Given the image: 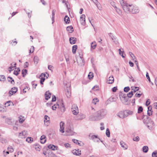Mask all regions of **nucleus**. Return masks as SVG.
<instances>
[{
	"label": "nucleus",
	"mask_w": 157,
	"mask_h": 157,
	"mask_svg": "<svg viewBox=\"0 0 157 157\" xmlns=\"http://www.w3.org/2000/svg\"><path fill=\"white\" fill-rule=\"evenodd\" d=\"M107 113V111L105 109H101L98 111L96 115L94 117L93 116H90V119L92 121H98L104 117Z\"/></svg>",
	"instance_id": "nucleus-1"
},
{
	"label": "nucleus",
	"mask_w": 157,
	"mask_h": 157,
	"mask_svg": "<svg viewBox=\"0 0 157 157\" xmlns=\"http://www.w3.org/2000/svg\"><path fill=\"white\" fill-rule=\"evenodd\" d=\"M120 2L123 10L125 12L127 13L130 12L134 6L132 5L128 4L126 2H125L124 0H120Z\"/></svg>",
	"instance_id": "nucleus-2"
},
{
	"label": "nucleus",
	"mask_w": 157,
	"mask_h": 157,
	"mask_svg": "<svg viewBox=\"0 0 157 157\" xmlns=\"http://www.w3.org/2000/svg\"><path fill=\"white\" fill-rule=\"evenodd\" d=\"M147 120L146 121L144 119L143 120V122L144 123L147 124V127L150 129H151L153 128L154 126V123L153 121H152L151 119L149 120L148 117L146 116Z\"/></svg>",
	"instance_id": "nucleus-3"
},
{
	"label": "nucleus",
	"mask_w": 157,
	"mask_h": 157,
	"mask_svg": "<svg viewBox=\"0 0 157 157\" xmlns=\"http://www.w3.org/2000/svg\"><path fill=\"white\" fill-rule=\"evenodd\" d=\"M70 86H71L69 84L67 85V87L65 90L67 98H70L71 94Z\"/></svg>",
	"instance_id": "nucleus-4"
},
{
	"label": "nucleus",
	"mask_w": 157,
	"mask_h": 157,
	"mask_svg": "<svg viewBox=\"0 0 157 157\" xmlns=\"http://www.w3.org/2000/svg\"><path fill=\"white\" fill-rule=\"evenodd\" d=\"M72 111L73 113L75 115H77L78 113V108L75 104H74L72 106Z\"/></svg>",
	"instance_id": "nucleus-5"
},
{
	"label": "nucleus",
	"mask_w": 157,
	"mask_h": 157,
	"mask_svg": "<svg viewBox=\"0 0 157 157\" xmlns=\"http://www.w3.org/2000/svg\"><path fill=\"white\" fill-rule=\"evenodd\" d=\"M117 116L120 118H124L127 117V115L126 114L125 111H121L117 114Z\"/></svg>",
	"instance_id": "nucleus-6"
},
{
	"label": "nucleus",
	"mask_w": 157,
	"mask_h": 157,
	"mask_svg": "<svg viewBox=\"0 0 157 157\" xmlns=\"http://www.w3.org/2000/svg\"><path fill=\"white\" fill-rule=\"evenodd\" d=\"M27 136V132L25 131H22L19 133V137L21 138H25Z\"/></svg>",
	"instance_id": "nucleus-7"
},
{
	"label": "nucleus",
	"mask_w": 157,
	"mask_h": 157,
	"mask_svg": "<svg viewBox=\"0 0 157 157\" xmlns=\"http://www.w3.org/2000/svg\"><path fill=\"white\" fill-rule=\"evenodd\" d=\"M139 11V10L137 7L133 6V7L130 13L133 14H135L138 13Z\"/></svg>",
	"instance_id": "nucleus-8"
},
{
	"label": "nucleus",
	"mask_w": 157,
	"mask_h": 157,
	"mask_svg": "<svg viewBox=\"0 0 157 157\" xmlns=\"http://www.w3.org/2000/svg\"><path fill=\"white\" fill-rule=\"evenodd\" d=\"M49 117L47 115H45L44 117V122L45 124L47 126H48L49 124Z\"/></svg>",
	"instance_id": "nucleus-9"
},
{
	"label": "nucleus",
	"mask_w": 157,
	"mask_h": 157,
	"mask_svg": "<svg viewBox=\"0 0 157 157\" xmlns=\"http://www.w3.org/2000/svg\"><path fill=\"white\" fill-rule=\"evenodd\" d=\"M64 123L62 122L61 121L60 123V129L59 131L62 132L63 133L64 132Z\"/></svg>",
	"instance_id": "nucleus-10"
},
{
	"label": "nucleus",
	"mask_w": 157,
	"mask_h": 157,
	"mask_svg": "<svg viewBox=\"0 0 157 157\" xmlns=\"http://www.w3.org/2000/svg\"><path fill=\"white\" fill-rule=\"evenodd\" d=\"M51 94L48 91H46L44 94L45 99L46 100H48L51 97Z\"/></svg>",
	"instance_id": "nucleus-11"
},
{
	"label": "nucleus",
	"mask_w": 157,
	"mask_h": 157,
	"mask_svg": "<svg viewBox=\"0 0 157 157\" xmlns=\"http://www.w3.org/2000/svg\"><path fill=\"white\" fill-rule=\"evenodd\" d=\"M73 154L76 155H81V151L79 149H74L72 151V152Z\"/></svg>",
	"instance_id": "nucleus-12"
},
{
	"label": "nucleus",
	"mask_w": 157,
	"mask_h": 157,
	"mask_svg": "<svg viewBox=\"0 0 157 157\" xmlns=\"http://www.w3.org/2000/svg\"><path fill=\"white\" fill-rule=\"evenodd\" d=\"M69 41L71 44H74L76 43L77 41V39L74 37H71L70 38Z\"/></svg>",
	"instance_id": "nucleus-13"
},
{
	"label": "nucleus",
	"mask_w": 157,
	"mask_h": 157,
	"mask_svg": "<svg viewBox=\"0 0 157 157\" xmlns=\"http://www.w3.org/2000/svg\"><path fill=\"white\" fill-rule=\"evenodd\" d=\"M120 144L121 147H122L124 150H126L128 148V145L123 141H121Z\"/></svg>",
	"instance_id": "nucleus-14"
},
{
	"label": "nucleus",
	"mask_w": 157,
	"mask_h": 157,
	"mask_svg": "<svg viewBox=\"0 0 157 157\" xmlns=\"http://www.w3.org/2000/svg\"><path fill=\"white\" fill-rule=\"evenodd\" d=\"M48 148L51 149L53 150H55L57 149V147L56 146L52 144H49L48 145Z\"/></svg>",
	"instance_id": "nucleus-15"
},
{
	"label": "nucleus",
	"mask_w": 157,
	"mask_h": 157,
	"mask_svg": "<svg viewBox=\"0 0 157 157\" xmlns=\"http://www.w3.org/2000/svg\"><path fill=\"white\" fill-rule=\"evenodd\" d=\"M46 137L45 135H43L40 138V143L41 144H44L46 141V140H44Z\"/></svg>",
	"instance_id": "nucleus-16"
},
{
	"label": "nucleus",
	"mask_w": 157,
	"mask_h": 157,
	"mask_svg": "<svg viewBox=\"0 0 157 157\" xmlns=\"http://www.w3.org/2000/svg\"><path fill=\"white\" fill-rule=\"evenodd\" d=\"M89 139L90 140H94L96 138H98V137L97 135H92L91 134H90L89 135Z\"/></svg>",
	"instance_id": "nucleus-17"
},
{
	"label": "nucleus",
	"mask_w": 157,
	"mask_h": 157,
	"mask_svg": "<svg viewBox=\"0 0 157 157\" xmlns=\"http://www.w3.org/2000/svg\"><path fill=\"white\" fill-rule=\"evenodd\" d=\"M67 31H69L70 33H72L74 31L73 28L72 26H68L67 28Z\"/></svg>",
	"instance_id": "nucleus-18"
},
{
	"label": "nucleus",
	"mask_w": 157,
	"mask_h": 157,
	"mask_svg": "<svg viewBox=\"0 0 157 157\" xmlns=\"http://www.w3.org/2000/svg\"><path fill=\"white\" fill-rule=\"evenodd\" d=\"M124 99L122 100V102L123 104L125 105H128V98L127 97H123Z\"/></svg>",
	"instance_id": "nucleus-19"
},
{
	"label": "nucleus",
	"mask_w": 157,
	"mask_h": 157,
	"mask_svg": "<svg viewBox=\"0 0 157 157\" xmlns=\"http://www.w3.org/2000/svg\"><path fill=\"white\" fill-rule=\"evenodd\" d=\"M64 21L67 24H69L70 22L69 17L67 16L66 15L64 18Z\"/></svg>",
	"instance_id": "nucleus-20"
},
{
	"label": "nucleus",
	"mask_w": 157,
	"mask_h": 157,
	"mask_svg": "<svg viewBox=\"0 0 157 157\" xmlns=\"http://www.w3.org/2000/svg\"><path fill=\"white\" fill-rule=\"evenodd\" d=\"M7 79L8 81L10 82L11 84H13L14 83V80L12 77H8Z\"/></svg>",
	"instance_id": "nucleus-21"
},
{
	"label": "nucleus",
	"mask_w": 157,
	"mask_h": 157,
	"mask_svg": "<svg viewBox=\"0 0 157 157\" xmlns=\"http://www.w3.org/2000/svg\"><path fill=\"white\" fill-rule=\"evenodd\" d=\"M34 146H35V149L36 150L40 151L41 147L40 145L38 144H35L34 145Z\"/></svg>",
	"instance_id": "nucleus-22"
},
{
	"label": "nucleus",
	"mask_w": 157,
	"mask_h": 157,
	"mask_svg": "<svg viewBox=\"0 0 157 157\" xmlns=\"http://www.w3.org/2000/svg\"><path fill=\"white\" fill-rule=\"evenodd\" d=\"M12 104L13 105V103L10 101H7L6 103H5V107H8L10 106V105Z\"/></svg>",
	"instance_id": "nucleus-23"
},
{
	"label": "nucleus",
	"mask_w": 157,
	"mask_h": 157,
	"mask_svg": "<svg viewBox=\"0 0 157 157\" xmlns=\"http://www.w3.org/2000/svg\"><path fill=\"white\" fill-rule=\"evenodd\" d=\"M114 81V78L113 77H110L109 78V84H112L113 83Z\"/></svg>",
	"instance_id": "nucleus-24"
},
{
	"label": "nucleus",
	"mask_w": 157,
	"mask_h": 157,
	"mask_svg": "<svg viewBox=\"0 0 157 157\" xmlns=\"http://www.w3.org/2000/svg\"><path fill=\"white\" fill-rule=\"evenodd\" d=\"M72 141L73 142L76 144H78L80 146H82V145L80 144V143H81V142L79 141L78 140L73 139L72 140Z\"/></svg>",
	"instance_id": "nucleus-25"
},
{
	"label": "nucleus",
	"mask_w": 157,
	"mask_h": 157,
	"mask_svg": "<svg viewBox=\"0 0 157 157\" xmlns=\"http://www.w3.org/2000/svg\"><path fill=\"white\" fill-rule=\"evenodd\" d=\"M6 80V77L4 75H0V81L1 82H4Z\"/></svg>",
	"instance_id": "nucleus-26"
},
{
	"label": "nucleus",
	"mask_w": 157,
	"mask_h": 157,
	"mask_svg": "<svg viewBox=\"0 0 157 157\" xmlns=\"http://www.w3.org/2000/svg\"><path fill=\"white\" fill-rule=\"evenodd\" d=\"M77 48V45H74L72 47V52L73 54L76 53V51Z\"/></svg>",
	"instance_id": "nucleus-27"
},
{
	"label": "nucleus",
	"mask_w": 157,
	"mask_h": 157,
	"mask_svg": "<svg viewBox=\"0 0 157 157\" xmlns=\"http://www.w3.org/2000/svg\"><path fill=\"white\" fill-rule=\"evenodd\" d=\"M93 74V73L92 72H89L88 75V78L90 79L93 78L94 77Z\"/></svg>",
	"instance_id": "nucleus-28"
},
{
	"label": "nucleus",
	"mask_w": 157,
	"mask_h": 157,
	"mask_svg": "<svg viewBox=\"0 0 157 157\" xmlns=\"http://www.w3.org/2000/svg\"><path fill=\"white\" fill-rule=\"evenodd\" d=\"M33 140V139L31 137H28L26 139V141L29 143H31Z\"/></svg>",
	"instance_id": "nucleus-29"
},
{
	"label": "nucleus",
	"mask_w": 157,
	"mask_h": 157,
	"mask_svg": "<svg viewBox=\"0 0 157 157\" xmlns=\"http://www.w3.org/2000/svg\"><path fill=\"white\" fill-rule=\"evenodd\" d=\"M148 148L147 146H144L143 147V151L144 152L146 153L147 152Z\"/></svg>",
	"instance_id": "nucleus-30"
},
{
	"label": "nucleus",
	"mask_w": 157,
	"mask_h": 157,
	"mask_svg": "<svg viewBox=\"0 0 157 157\" xmlns=\"http://www.w3.org/2000/svg\"><path fill=\"white\" fill-rule=\"evenodd\" d=\"M132 90H133V92H136V91L139 90V88L138 87H132Z\"/></svg>",
	"instance_id": "nucleus-31"
},
{
	"label": "nucleus",
	"mask_w": 157,
	"mask_h": 157,
	"mask_svg": "<svg viewBox=\"0 0 157 157\" xmlns=\"http://www.w3.org/2000/svg\"><path fill=\"white\" fill-rule=\"evenodd\" d=\"M115 8L118 13L120 15H121L122 14V13L120 10L119 9L117 8L116 6L115 7Z\"/></svg>",
	"instance_id": "nucleus-32"
},
{
	"label": "nucleus",
	"mask_w": 157,
	"mask_h": 157,
	"mask_svg": "<svg viewBox=\"0 0 157 157\" xmlns=\"http://www.w3.org/2000/svg\"><path fill=\"white\" fill-rule=\"evenodd\" d=\"M56 11L55 10H52V20L53 21V22H52V24H53L54 22V16L55 15Z\"/></svg>",
	"instance_id": "nucleus-33"
},
{
	"label": "nucleus",
	"mask_w": 157,
	"mask_h": 157,
	"mask_svg": "<svg viewBox=\"0 0 157 157\" xmlns=\"http://www.w3.org/2000/svg\"><path fill=\"white\" fill-rule=\"evenodd\" d=\"M27 72V70L26 69H23L22 70V74L23 77H24Z\"/></svg>",
	"instance_id": "nucleus-34"
},
{
	"label": "nucleus",
	"mask_w": 157,
	"mask_h": 157,
	"mask_svg": "<svg viewBox=\"0 0 157 157\" xmlns=\"http://www.w3.org/2000/svg\"><path fill=\"white\" fill-rule=\"evenodd\" d=\"M20 71V68H18L17 70H14L13 72V74L16 75H18L19 72Z\"/></svg>",
	"instance_id": "nucleus-35"
},
{
	"label": "nucleus",
	"mask_w": 157,
	"mask_h": 157,
	"mask_svg": "<svg viewBox=\"0 0 157 157\" xmlns=\"http://www.w3.org/2000/svg\"><path fill=\"white\" fill-rule=\"evenodd\" d=\"M126 114L127 115V116L128 115H132L133 114V111L131 110H127L125 111Z\"/></svg>",
	"instance_id": "nucleus-36"
},
{
	"label": "nucleus",
	"mask_w": 157,
	"mask_h": 157,
	"mask_svg": "<svg viewBox=\"0 0 157 157\" xmlns=\"http://www.w3.org/2000/svg\"><path fill=\"white\" fill-rule=\"evenodd\" d=\"M6 140L5 138L0 137V142L2 144L6 143Z\"/></svg>",
	"instance_id": "nucleus-37"
},
{
	"label": "nucleus",
	"mask_w": 157,
	"mask_h": 157,
	"mask_svg": "<svg viewBox=\"0 0 157 157\" xmlns=\"http://www.w3.org/2000/svg\"><path fill=\"white\" fill-rule=\"evenodd\" d=\"M96 45L95 42H93L91 44V47L93 49H94L95 48Z\"/></svg>",
	"instance_id": "nucleus-38"
},
{
	"label": "nucleus",
	"mask_w": 157,
	"mask_h": 157,
	"mask_svg": "<svg viewBox=\"0 0 157 157\" xmlns=\"http://www.w3.org/2000/svg\"><path fill=\"white\" fill-rule=\"evenodd\" d=\"M106 136L109 137L110 136V132L108 128H107L106 130Z\"/></svg>",
	"instance_id": "nucleus-39"
},
{
	"label": "nucleus",
	"mask_w": 157,
	"mask_h": 157,
	"mask_svg": "<svg viewBox=\"0 0 157 157\" xmlns=\"http://www.w3.org/2000/svg\"><path fill=\"white\" fill-rule=\"evenodd\" d=\"M39 61V58L37 56H35L34 58V61L35 63H36V64H37Z\"/></svg>",
	"instance_id": "nucleus-40"
},
{
	"label": "nucleus",
	"mask_w": 157,
	"mask_h": 157,
	"mask_svg": "<svg viewBox=\"0 0 157 157\" xmlns=\"http://www.w3.org/2000/svg\"><path fill=\"white\" fill-rule=\"evenodd\" d=\"M143 108L141 106H140L138 108L137 112L138 113H140L143 111Z\"/></svg>",
	"instance_id": "nucleus-41"
},
{
	"label": "nucleus",
	"mask_w": 157,
	"mask_h": 157,
	"mask_svg": "<svg viewBox=\"0 0 157 157\" xmlns=\"http://www.w3.org/2000/svg\"><path fill=\"white\" fill-rule=\"evenodd\" d=\"M99 100L97 98H95L92 101V103L94 104L95 105L96 104V102H98Z\"/></svg>",
	"instance_id": "nucleus-42"
},
{
	"label": "nucleus",
	"mask_w": 157,
	"mask_h": 157,
	"mask_svg": "<svg viewBox=\"0 0 157 157\" xmlns=\"http://www.w3.org/2000/svg\"><path fill=\"white\" fill-rule=\"evenodd\" d=\"M133 92L132 91L128 93L127 94V95L128 98H131L133 95Z\"/></svg>",
	"instance_id": "nucleus-43"
},
{
	"label": "nucleus",
	"mask_w": 157,
	"mask_h": 157,
	"mask_svg": "<svg viewBox=\"0 0 157 157\" xmlns=\"http://www.w3.org/2000/svg\"><path fill=\"white\" fill-rule=\"evenodd\" d=\"M152 157H157V150L155 151L152 152Z\"/></svg>",
	"instance_id": "nucleus-44"
},
{
	"label": "nucleus",
	"mask_w": 157,
	"mask_h": 157,
	"mask_svg": "<svg viewBox=\"0 0 157 157\" xmlns=\"http://www.w3.org/2000/svg\"><path fill=\"white\" fill-rule=\"evenodd\" d=\"M109 36L111 37L113 40H116V38L115 36H113L112 33H110L109 34Z\"/></svg>",
	"instance_id": "nucleus-45"
},
{
	"label": "nucleus",
	"mask_w": 157,
	"mask_h": 157,
	"mask_svg": "<svg viewBox=\"0 0 157 157\" xmlns=\"http://www.w3.org/2000/svg\"><path fill=\"white\" fill-rule=\"evenodd\" d=\"M16 39H15L14 40H13L11 42V44L13 45H15L17 43V41L16 40Z\"/></svg>",
	"instance_id": "nucleus-46"
},
{
	"label": "nucleus",
	"mask_w": 157,
	"mask_h": 157,
	"mask_svg": "<svg viewBox=\"0 0 157 157\" xmlns=\"http://www.w3.org/2000/svg\"><path fill=\"white\" fill-rule=\"evenodd\" d=\"M119 51V54L120 55H121L122 57H123V58H124L125 57V56L123 55V52H124L123 51H122L121 50V49H120L118 50Z\"/></svg>",
	"instance_id": "nucleus-47"
},
{
	"label": "nucleus",
	"mask_w": 157,
	"mask_h": 157,
	"mask_svg": "<svg viewBox=\"0 0 157 157\" xmlns=\"http://www.w3.org/2000/svg\"><path fill=\"white\" fill-rule=\"evenodd\" d=\"M6 111L5 109L0 104V112H4Z\"/></svg>",
	"instance_id": "nucleus-48"
},
{
	"label": "nucleus",
	"mask_w": 157,
	"mask_h": 157,
	"mask_svg": "<svg viewBox=\"0 0 157 157\" xmlns=\"http://www.w3.org/2000/svg\"><path fill=\"white\" fill-rule=\"evenodd\" d=\"M129 90L130 88L128 86L125 87L124 89V91L125 92H127Z\"/></svg>",
	"instance_id": "nucleus-49"
},
{
	"label": "nucleus",
	"mask_w": 157,
	"mask_h": 157,
	"mask_svg": "<svg viewBox=\"0 0 157 157\" xmlns=\"http://www.w3.org/2000/svg\"><path fill=\"white\" fill-rule=\"evenodd\" d=\"M59 106L58 104H55L52 106V109L53 110H56V109L57 108V106Z\"/></svg>",
	"instance_id": "nucleus-50"
},
{
	"label": "nucleus",
	"mask_w": 157,
	"mask_h": 157,
	"mask_svg": "<svg viewBox=\"0 0 157 157\" xmlns=\"http://www.w3.org/2000/svg\"><path fill=\"white\" fill-rule=\"evenodd\" d=\"M40 83L41 84H43V82H44L45 78H43V77H41L40 78Z\"/></svg>",
	"instance_id": "nucleus-51"
},
{
	"label": "nucleus",
	"mask_w": 157,
	"mask_h": 157,
	"mask_svg": "<svg viewBox=\"0 0 157 157\" xmlns=\"http://www.w3.org/2000/svg\"><path fill=\"white\" fill-rule=\"evenodd\" d=\"M140 140L139 137L138 136H137L135 137H134L133 139V140L135 141H138Z\"/></svg>",
	"instance_id": "nucleus-52"
},
{
	"label": "nucleus",
	"mask_w": 157,
	"mask_h": 157,
	"mask_svg": "<svg viewBox=\"0 0 157 157\" xmlns=\"http://www.w3.org/2000/svg\"><path fill=\"white\" fill-rule=\"evenodd\" d=\"M66 132H68L70 135H71L73 134V132L71 129H67L66 130Z\"/></svg>",
	"instance_id": "nucleus-53"
},
{
	"label": "nucleus",
	"mask_w": 157,
	"mask_h": 157,
	"mask_svg": "<svg viewBox=\"0 0 157 157\" xmlns=\"http://www.w3.org/2000/svg\"><path fill=\"white\" fill-rule=\"evenodd\" d=\"M8 150L10 152H13V149L11 146L8 147Z\"/></svg>",
	"instance_id": "nucleus-54"
},
{
	"label": "nucleus",
	"mask_w": 157,
	"mask_h": 157,
	"mask_svg": "<svg viewBox=\"0 0 157 157\" xmlns=\"http://www.w3.org/2000/svg\"><path fill=\"white\" fill-rule=\"evenodd\" d=\"M34 50V48L33 46H31V48H30L29 50V53H33Z\"/></svg>",
	"instance_id": "nucleus-55"
},
{
	"label": "nucleus",
	"mask_w": 157,
	"mask_h": 157,
	"mask_svg": "<svg viewBox=\"0 0 157 157\" xmlns=\"http://www.w3.org/2000/svg\"><path fill=\"white\" fill-rule=\"evenodd\" d=\"M146 78H147L148 79L149 81L150 82H151L150 79V77L149 76V75L148 73L147 72H146Z\"/></svg>",
	"instance_id": "nucleus-56"
},
{
	"label": "nucleus",
	"mask_w": 157,
	"mask_h": 157,
	"mask_svg": "<svg viewBox=\"0 0 157 157\" xmlns=\"http://www.w3.org/2000/svg\"><path fill=\"white\" fill-rule=\"evenodd\" d=\"M9 95L10 96H11L13 95V94L15 93L14 92H13V91L11 90L9 91Z\"/></svg>",
	"instance_id": "nucleus-57"
},
{
	"label": "nucleus",
	"mask_w": 157,
	"mask_h": 157,
	"mask_svg": "<svg viewBox=\"0 0 157 157\" xmlns=\"http://www.w3.org/2000/svg\"><path fill=\"white\" fill-rule=\"evenodd\" d=\"M15 93H16L17 90V88L15 87H13L11 89Z\"/></svg>",
	"instance_id": "nucleus-58"
},
{
	"label": "nucleus",
	"mask_w": 157,
	"mask_h": 157,
	"mask_svg": "<svg viewBox=\"0 0 157 157\" xmlns=\"http://www.w3.org/2000/svg\"><path fill=\"white\" fill-rule=\"evenodd\" d=\"M56 96L54 95H53L52 96V102H54V101H56Z\"/></svg>",
	"instance_id": "nucleus-59"
},
{
	"label": "nucleus",
	"mask_w": 157,
	"mask_h": 157,
	"mask_svg": "<svg viewBox=\"0 0 157 157\" xmlns=\"http://www.w3.org/2000/svg\"><path fill=\"white\" fill-rule=\"evenodd\" d=\"M150 99H148L147 100V101H146V105L147 106H148L150 104Z\"/></svg>",
	"instance_id": "nucleus-60"
},
{
	"label": "nucleus",
	"mask_w": 157,
	"mask_h": 157,
	"mask_svg": "<svg viewBox=\"0 0 157 157\" xmlns=\"http://www.w3.org/2000/svg\"><path fill=\"white\" fill-rule=\"evenodd\" d=\"M80 22L81 24L83 25H84L85 24V20H80Z\"/></svg>",
	"instance_id": "nucleus-61"
},
{
	"label": "nucleus",
	"mask_w": 157,
	"mask_h": 157,
	"mask_svg": "<svg viewBox=\"0 0 157 157\" xmlns=\"http://www.w3.org/2000/svg\"><path fill=\"white\" fill-rule=\"evenodd\" d=\"M80 20H85V16L84 14H82L80 17Z\"/></svg>",
	"instance_id": "nucleus-62"
},
{
	"label": "nucleus",
	"mask_w": 157,
	"mask_h": 157,
	"mask_svg": "<svg viewBox=\"0 0 157 157\" xmlns=\"http://www.w3.org/2000/svg\"><path fill=\"white\" fill-rule=\"evenodd\" d=\"M96 6L97 7L98 9L99 10H101V5L100 3H98L97 5H96Z\"/></svg>",
	"instance_id": "nucleus-63"
},
{
	"label": "nucleus",
	"mask_w": 157,
	"mask_h": 157,
	"mask_svg": "<svg viewBox=\"0 0 157 157\" xmlns=\"http://www.w3.org/2000/svg\"><path fill=\"white\" fill-rule=\"evenodd\" d=\"M64 146L66 148H68L69 147H70V145L68 143H66L64 144Z\"/></svg>",
	"instance_id": "nucleus-64"
}]
</instances>
